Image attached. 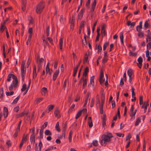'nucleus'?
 <instances>
[{"label": "nucleus", "instance_id": "obj_62", "mask_svg": "<svg viewBox=\"0 0 151 151\" xmlns=\"http://www.w3.org/2000/svg\"><path fill=\"white\" fill-rule=\"evenodd\" d=\"M151 55V52H150L149 50H147L146 51V57L150 56Z\"/></svg>", "mask_w": 151, "mask_h": 151}, {"label": "nucleus", "instance_id": "obj_42", "mask_svg": "<svg viewBox=\"0 0 151 151\" xmlns=\"http://www.w3.org/2000/svg\"><path fill=\"white\" fill-rule=\"evenodd\" d=\"M30 140L31 141L34 142H35V134L32 133L30 136Z\"/></svg>", "mask_w": 151, "mask_h": 151}, {"label": "nucleus", "instance_id": "obj_50", "mask_svg": "<svg viewBox=\"0 0 151 151\" xmlns=\"http://www.w3.org/2000/svg\"><path fill=\"white\" fill-rule=\"evenodd\" d=\"M109 45V43L107 42H105L103 45V50H105Z\"/></svg>", "mask_w": 151, "mask_h": 151}, {"label": "nucleus", "instance_id": "obj_46", "mask_svg": "<svg viewBox=\"0 0 151 151\" xmlns=\"http://www.w3.org/2000/svg\"><path fill=\"white\" fill-rule=\"evenodd\" d=\"M59 122H58L56 124L55 127L56 128V130L58 132H60V129L59 127Z\"/></svg>", "mask_w": 151, "mask_h": 151}, {"label": "nucleus", "instance_id": "obj_2", "mask_svg": "<svg viewBox=\"0 0 151 151\" xmlns=\"http://www.w3.org/2000/svg\"><path fill=\"white\" fill-rule=\"evenodd\" d=\"M19 82L17 79L13 80L12 83L9 86L8 88L9 91H11L13 89H16L18 86Z\"/></svg>", "mask_w": 151, "mask_h": 151}, {"label": "nucleus", "instance_id": "obj_39", "mask_svg": "<svg viewBox=\"0 0 151 151\" xmlns=\"http://www.w3.org/2000/svg\"><path fill=\"white\" fill-rule=\"evenodd\" d=\"M138 32V36L140 38H142L144 37V34L143 32H141V31Z\"/></svg>", "mask_w": 151, "mask_h": 151}, {"label": "nucleus", "instance_id": "obj_40", "mask_svg": "<svg viewBox=\"0 0 151 151\" xmlns=\"http://www.w3.org/2000/svg\"><path fill=\"white\" fill-rule=\"evenodd\" d=\"M43 100V98H37L35 100V102L38 104L40 103Z\"/></svg>", "mask_w": 151, "mask_h": 151}, {"label": "nucleus", "instance_id": "obj_6", "mask_svg": "<svg viewBox=\"0 0 151 151\" xmlns=\"http://www.w3.org/2000/svg\"><path fill=\"white\" fill-rule=\"evenodd\" d=\"M30 84V83L29 82L28 85L27 86L26 84L25 83H24L23 85L22 88L21 89V90L22 91H25L24 93L23 94V95H25L27 92L29 88Z\"/></svg>", "mask_w": 151, "mask_h": 151}, {"label": "nucleus", "instance_id": "obj_25", "mask_svg": "<svg viewBox=\"0 0 151 151\" xmlns=\"http://www.w3.org/2000/svg\"><path fill=\"white\" fill-rule=\"evenodd\" d=\"M88 124L90 128H91L93 126V124L92 122V121L91 119V117H89L88 118Z\"/></svg>", "mask_w": 151, "mask_h": 151}, {"label": "nucleus", "instance_id": "obj_45", "mask_svg": "<svg viewBox=\"0 0 151 151\" xmlns=\"http://www.w3.org/2000/svg\"><path fill=\"white\" fill-rule=\"evenodd\" d=\"M14 94V92L13 91H11L10 92L6 91V94L7 96H10L13 95Z\"/></svg>", "mask_w": 151, "mask_h": 151}, {"label": "nucleus", "instance_id": "obj_51", "mask_svg": "<svg viewBox=\"0 0 151 151\" xmlns=\"http://www.w3.org/2000/svg\"><path fill=\"white\" fill-rule=\"evenodd\" d=\"M46 72L47 73H48L50 75L52 74V71H50L49 67H46Z\"/></svg>", "mask_w": 151, "mask_h": 151}, {"label": "nucleus", "instance_id": "obj_43", "mask_svg": "<svg viewBox=\"0 0 151 151\" xmlns=\"http://www.w3.org/2000/svg\"><path fill=\"white\" fill-rule=\"evenodd\" d=\"M82 113H81V111H78L77 113L76 116L75 117V118L76 119H78V118H79L81 115Z\"/></svg>", "mask_w": 151, "mask_h": 151}, {"label": "nucleus", "instance_id": "obj_36", "mask_svg": "<svg viewBox=\"0 0 151 151\" xmlns=\"http://www.w3.org/2000/svg\"><path fill=\"white\" fill-rule=\"evenodd\" d=\"M120 37V39L121 42L122 44H123V34L122 32H121L119 34Z\"/></svg>", "mask_w": 151, "mask_h": 151}, {"label": "nucleus", "instance_id": "obj_16", "mask_svg": "<svg viewBox=\"0 0 151 151\" xmlns=\"http://www.w3.org/2000/svg\"><path fill=\"white\" fill-rule=\"evenodd\" d=\"M85 10L84 8H82L81 9L78 15V18L79 19H81L82 17Z\"/></svg>", "mask_w": 151, "mask_h": 151}, {"label": "nucleus", "instance_id": "obj_63", "mask_svg": "<svg viewBox=\"0 0 151 151\" xmlns=\"http://www.w3.org/2000/svg\"><path fill=\"white\" fill-rule=\"evenodd\" d=\"M49 32H50V29L49 27L48 26L47 27V29H46V33H47V36H48L49 35Z\"/></svg>", "mask_w": 151, "mask_h": 151}, {"label": "nucleus", "instance_id": "obj_44", "mask_svg": "<svg viewBox=\"0 0 151 151\" xmlns=\"http://www.w3.org/2000/svg\"><path fill=\"white\" fill-rule=\"evenodd\" d=\"M45 135H52V133L49 130H46L45 132Z\"/></svg>", "mask_w": 151, "mask_h": 151}, {"label": "nucleus", "instance_id": "obj_4", "mask_svg": "<svg viewBox=\"0 0 151 151\" xmlns=\"http://www.w3.org/2000/svg\"><path fill=\"white\" fill-rule=\"evenodd\" d=\"M44 8V4L43 2H40L36 7V12L37 14H40Z\"/></svg>", "mask_w": 151, "mask_h": 151}, {"label": "nucleus", "instance_id": "obj_60", "mask_svg": "<svg viewBox=\"0 0 151 151\" xmlns=\"http://www.w3.org/2000/svg\"><path fill=\"white\" fill-rule=\"evenodd\" d=\"M84 40H82L83 43V44H86V35L85 34L83 37Z\"/></svg>", "mask_w": 151, "mask_h": 151}, {"label": "nucleus", "instance_id": "obj_33", "mask_svg": "<svg viewBox=\"0 0 151 151\" xmlns=\"http://www.w3.org/2000/svg\"><path fill=\"white\" fill-rule=\"evenodd\" d=\"M127 73L129 77L132 76L133 71L132 69H129L127 71Z\"/></svg>", "mask_w": 151, "mask_h": 151}, {"label": "nucleus", "instance_id": "obj_27", "mask_svg": "<svg viewBox=\"0 0 151 151\" xmlns=\"http://www.w3.org/2000/svg\"><path fill=\"white\" fill-rule=\"evenodd\" d=\"M36 68L35 65L34 66L33 68V78H35L36 76Z\"/></svg>", "mask_w": 151, "mask_h": 151}, {"label": "nucleus", "instance_id": "obj_29", "mask_svg": "<svg viewBox=\"0 0 151 151\" xmlns=\"http://www.w3.org/2000/svg\"><path fill=\"white\" fill-rule=\"evenodd\" d=\"M54 107V106L53 105H48L47 107V112L49 113L50 111L52 110Z\"/></svg>", "mask_w": 151, "mask_h": 151}, {"label": "nucleus", "instance_id": "obj_26", "mask_svg": "<svg viewBox=\"0 0 151 151\" xmlns=\"http://www.w3.org/2000/svg\"><path fill=\"white\" fill-rule=\"evenodd\" d=\"M149 19L147 20L145 22L144 24V27L145 29H146L147 28H149L150 27V25L149 23Z\"/></svg>", "mask_w": 151, "mask_h": 151}, {"label": "nucleus", "instance_id": "obj_59", "mask_svg": "<svg viewBox=\"0 0 151 151\" xmlns=\"http://www.w3.org/2000/svg\"><path fill=\"white\" fill-rule=\"evenodd\" d=\"M93 145L95 146H96L98 145V142L97 140H94L92 142Z\"/></svg>", "mask_w": 151, "mask_h": 151}, {"label": "nucleus", "instance_id": "obj_10", "mask_svg": "<svg viewBox=\"0 0 151 151\" xmlns=\"http://www.w3.org/2000/svg\"><path fill=\"white\" fill-rule=\"evenodd\" d=\"M12 78L13 80H15L17 79L16 76L12 74H9L7 76V81L8 82L10 81Z\"/></svg>", "mask_w": 151, "mask_h": 151}, {"label": "nucleus", "instance_id": "obj_13", "mask_svg": "<svg viewBox=\"0 0 151 151\" xmlns=\"http://www.w3.org/2000/svg\"><path fill=\"white\" fill-rule=\"evenodd\" d=\"M94 78L93 77L91 78L90 80V82L88 85V87L90 88H93L94 87Z\"/></svg>", "mask_w": 151, "mask_h": 151}, {"label": "nucleus", "instance_id": "obj_47", "mask_svg": "<svg viewBox=\"0 0 151 151\" xmlns=\"http://www.w3.org/2000/svg\"><path fill=\"white\" fill-rule=\"evenodd\" d=\"M47 122H45L43 125L41 127V129H42V130L46 127H47Z\"/></svg>", "mask_w": 151, "mask_h": 151}, {"label": "nucleus", "instance_id": "obj_38", "mask_svg": "<svg viewBox=\"0 0 151 151\" xmlns=\"http://www.w3.org/2000/svg\"><path fill=\"white\" fill-rule=\"evenodd\" d=\"M137 55V52H133L131 51H130L129 52V55L130 56H136Z\"/></svg>", "mask_w": 151, "mask_h": 151}, {"label": "nucleus", "instance_id": "obj_1", "mask_svg": "<svg viewBox=\"0 0 151 151\" xmlns=\"http://www.w3.org/2000/svg\"><path fill=\"white\" fill-rule=\"evenodd\" d=\"M113 137L111 133H108L102 136V140L100 143L101 145L105 146L107 143L110 141Z\"/></svg>", "mask_w": 151, "mask_h": 151}, {"label": "nucleus", "instance_id": "obj_64", "mask_svg": "<svg viewBox=\"0 0 151 151\" xmlns=\"http://www.w3.org/2000/svg\"><path fill=\"white\" fill-rule=\"evenodd\" d=\"M147 37L146 38V41L147 42H148V40L150 41L151 40V35H147Z\"/></svg>", "mask_w": 151, "mask_h": 151}, {"label": "nucleus", "instance_id": "obj_18", "mask_svg": "<svg viewBox=\"0 0 151 151\" xmlns=\"http://www.w3.org/2000/svg\"><path fill=\"white\" fill-rule=\"evenodd\" d=\"M82 81H83V88H84L87 85V79L86 78L84 77H82L81 78V80H80V82H81Z\"/></svg>", "mask_w": 151, "mask_h": 151}, {"label": "nucleus", "instance_id": "obj_35", "mask_svg": "<svg viewBox=\"0 0 151 151\" xmlns=\"http://www.w3.org/2000/svg\"><path fill=\"white\" fill-rule=\"evenodd\" d=\"M99 104V105L101 104H100V101L99 98L98 96H97L96 97V106L97 107H98Z\"/></svg>", "mask_w": 151, "mask_h": 151}, {"label": "nucleus", "instance_id": "obj_17", "mask_svg": "<svg viewBox=\"0 0 151 151\" xmlns=\"http://www.w3.org/2000/svg\"><path fill=\"white\" fill-rule=\"evenodd\" d=\"M7 30L5 25V23H1L0 27V31L2 32L5 30Z\"/></svg>", "mask_w": 151, "mask_h": 151}, {"label": "nucleus", "instance_id": "obj_21", "mask_svg": "<svg viewBox=\"0 0 151 151\" xmlns=\"http://www.w3.org/2000/svg\"><path fill=\"white\" fill-rule=\"evenodd\" d=\"M47 92V89L45 87H43L41 90V93L43 96H45Z\"/></svg>", "mask_w": 151, "mask_h": 151}, {"label": "nucleus", "instance_id": "obj_49", "mask_svg": "<svg viewBox=\"0 0 151 151\" xmlns=\"http://www.w3.org/2000/svg\"><path fill=\"white\" fill-rule=\"evenodd\" d=\"M20 98V96H18L13 101L12 103L16 104Z\"/></svg>", "mask_w": 151, "mask_h": 151}, {"label": "nucleus", "instance_id": "obj_55", "mask_svg": "<svg viewBox=\"0 0 151 151\" xmlns=\"http://www.w3.org/2000/svg\"><path fill=\"white\" fill-rule=\"evenodd\" d=\"M137 61L139 64H142V59L141 57L138 58L137 60Z\"/></svg>", "mask_w": 151, "mask_h": 151}, {"label": "nucleus", "instance_id": "obj_54", "mask_svg": "<svg viewBox=\"0 0 151 151\" xmlns=\"http://www.w3.org/2000/svg\"><path fill=\"white\" fill-rule=\"evenodd\" d=\"M6 145L8 147H9L11 145L12 142L10 140L7 141L6 143Z\"/></svg>", "mask_w": 151, "mask_h": 151}, {"label": "nucleus", "instance_id": "obj_52", "mask_svg": "<svg viewBox=\"0 0 151 151\" xmlns=\"http://www.w3.org/2000/svg\"><path fill=\"white\" fill-rule=\"evenodd\" d=\"M139 104L140 105L142 104L143 103V97L142 96H140L139 97Z\"/></svg>", "mask_w": 151, "mask_h": 151}, {"label": "nucleus", "instance_id": "obj_34", "mask_svg": "<svg viewBox=\"0 0 151 151\" xmlns=\"http://www.w3.org/2000/svg\"><path fill=\"white\" fill-rule=\"evenodd\" d=\"M73 134V132L72 131H70L68 136V139L69 141V142H70L72 141V134Z\"/></svg>", "mask_w": 151, "mask_h": 151}, {"label": "nucleus", "instance_id": "obj_20", "mask_svg": "<svg viewBox=\"0 0 151 151\" xmlns=\"http://www.w3.org/2000/svg\"><path fill=\"white\" fill-rule=\"evenodd\" d=\"M96 4V0H94L92 3L91 7V12H92L94 11Z\"/></svg>", "mask_w": 151, "mask_h": 151}, {"label": "nucleus", "instance_id": "obj_3", "mask_svg": "<svg viewBox=\"0 0 151 151\" xmlns=\"http://www.w3.org/2000/svg\"><path fill=\"white\" fill-rule=\"evenodd\" d=\"M25 65V61H24L22 62L21 65V72L22 77V82H24V77L25 75L26 69L24 67Z\"/></svg>", "mask_w": 151, "mask_h": 151}, {"label": "nucleus", "instance_id": "obj_24", "mask_svg": "<svg viewBox=\"0 0 151 151\" xmlns=\"http://www.w3.org/2000/svg\"><path fill=\"white\" fill-rule=\"evenodd\" d=\"M135 24V22H132L131 21H129L127 22V24L128 26H130L131 27H134Z\"/></svg>", "mask_w": 151, "mask_h": 151}, {"label": "nucleus", "instance_id": "obj_12", "mask_svg": "<svg viewBox=\"0 0 151 151\" xmlns=\"http://www.w3.org/2000/svg\"><path fill=\"white\" fill-rule=\"evenodd\" d=\"M94 78L93 77L91 78L90 80V82L88 85V87L90 88H93L94 87Z\"/></svg>", "mask_w": 151, "mask_h": 151}, {"label": "nucleus", "instance_id": "obj_8", "mask_svg": "<svg viewBox=\"0 0 151 151\" xmlns=\"http://www.w3.org/2000/svg\"><path fill=\"white\" fill-rule=\"evenodd\" d=\"M54 114L55 117L58 119H59L61 117L60 112L58 107H56L55 108Z\"/></svg>", "mask_w": 151, "mask_h": 151}, {"label": "nucleus", "instance_id": "obj_57", "mask_svg": "<svg viewBox=\"0 0 151 151\" xmlns=\"http://www.w3.org/2000/svg\"><path fill=\"white\" fill-rule=\"evenodd\" d=\"M134 89L132 87V97H133L135 96V93L134 92Z\"/></svg>", "mask_w": 151, "mask_h": 151}, {"label": "nucleus", "instance_id": "obj_61", "mask_svg": "<svg viewBox=\"0 0 151 151\" xmlns=\"http://www.w3.org/2000/svg\"><path fill=\"white\" fill-rule=\"evenodd\" d=\"M131 137V135L130 134H128L126 137V140H129Z\"/></svg>", "mask_w": 151, "mask_h": 151}, {"label": "nucleus", "instance_id": "obj_7", "mask_svg": "<svg viewBox=\"0 0 151 151\" xmlns=\"http://www.w3.org/2000/svg\"><path fill=\"white\" fill-rule=\"evenodd\" d=\"M44 60V59L42 58H39L37 59V62L38 65V69L39 70L41 68Z\"/></svg>", "mask_w": 151, "mask_h": 151}, {"label": "nucleus", "instance_id": "obj_30", "mask_svg": "<svg viewBox=\"0 0 151 151\" xmlns=\"http://www.w3.org/2000/svg\"><path fill=\"white\" fill-rule=\"evenodd\" d=\"M75 106V104H73L69 109L68 111V113H70L73 111L74 110L73 109L74 108Z\"/></svg>", "mask_w": 151, "mask_h": 151}, {"label": "nucleus", "instance_id": "obj_48", "mask_svg": "<svg viewBox=\"0 0 151 151\" xmlns=\"http://www.w3.org/2000/svg\"><path fill=\"white\" fill-rule=\"evenodd\" d=\"M140 119L139 118H138L135 122V126H138L139 123L140 122Z\"/></svg>", "mask_w": 151, "mask_h": 151}, {"label": "nucleus", "instance_id": "obj_58", "mask_svg": "<svg viewBox=\"0 0 151 151\" xmlns=\"http://www.w3.org/2000/svg\"><path fill=\"white\" fill-rule=\"evenodd\" d=\"M106 124V117L105 116H104L103 118L102 125L104 126Z\"/></svg>", "mask_w": 151, "mask_h": 151}, {"label": "nucleus", "instance_id": "obj_9", "mask_svg": "<svg viewBox=\"0 0 151 151\" xmlns=\"http://www.w3.org/2000/svg\"><path fill=\"white\" fill-rule=\"evenodd\" d=\"M42 146V144L40 141L38 145L36 143L35 145V151H41V148Z\"/></svg>", "mask_w": 151, "mask_h": 151}, {"label": "nucleus", "instance_id": "obj_28", "mask_svg": "<svg viewBox=\"0 0 151 151\" xmlns=\"http://www.w3.org/2000/svg\"><path fill=\"white\" fill-rule=\"evenodd\" d=\"M63 40L62 38H60L59 41V47L60 50L63 49Z\"/></svg>", "mask_w": 151, "mask_h": 151}, {"label": "nucleus", "instance_id": "obj_32", "mask_svg": "<svg viewBox=\"0 0 151 151\" xmlns=\"http://www.w3.org/2000/svg\"><path fill=\"white\" fill-rule=\"evenodd\" d=\"M96 49L97 50V52L98 53H100L102 49L101 47L100 46V45H98L97 46L96 45Z\"/></svg>", "mask_w": 151, "mask_h": 151}, {"label": "nucleus", "instance_id": "obj_37", "mask_svg": "<svg viewBox=\"0 0 151 151\" xmlns=\"http://www.w3.org/2000/svg\"><path fill=\"white\" fill-rule=\"evenodd\" d=\"M60 22L61 24H64L65 22V19L63 17V15L60 16Z\"/></svg>", "mask_w": 151, "mask_h": 151}, {"label": "nucleus", "instance_id": "obj_19", "mask_svg": "<svg viewBox=\"0 0 151 151\" xmlns=\"http://www.w3.org/2000/svg\"><path fill=\"white\" fill-rule=\"evenodd\" d=\"M8 115V110L7 108L4 107L3 110V115L4 118L6 117Z\"/></svg>", "mask_w": 151, "mask_h": 151}, {"label": "nucleus", "instance_id": "obj_53", "mask_svg": "<svg viewBox=\"0 0 151 151\" xmlns=\"http://www.w3.org/2000/svg\"><path fill=\"white\" fill-rule=\"evenodd\" d=\"M151 48V42H149L147 45V50H150Z\"/></svg>", "mask_w": 151, "mask_h": 151}, {"label": "nucleus", "instance_id": "obj_22", "mask_svg": "<svg viewBox=\"0 0 151 151\" xmlns=\"http://www.w3.org/2000/svg\"><path fill=\"white\" fill-rule=\"evenodd\" d=\"M27 1L26 0H23L22 5V9L23 11H24L26 9Z\"/></svg>", "mask_w": 151, "mask_h": 151}, {"label": "nucleus", "instance_id": "obj_56", "mask_svg": "<svg viewBox=\"0 0 151 151\" xmlns=\"http://www.w3.org/2000/svg\"><path fill=\"white\" fill-rule=\"evenodd\" d=\"M78 69L77 68H74L73 69V76H75L76 75Z\"/></svg>", "mask_w": 151, "mask_h": 151}, {"label": "nucleus", "instance_id": "obj_11", "mask_svg": "<svg viewBox=\"0 0 151 151\" xmlns=\"http://www.w3.org/2000/svg\"><path fill=\"white\" fill-rule=\"evenodd\" d=\"M104 76V72L102 70H101L100 71V83L102 85L103 84L104 82V81L105 79H103V78Z\"/></svg>", "mask_w": 151, "mask_h": 151}, {"label": "nucleus", "instance_id": "obj_41", "mask_svg": "<svg viewBox=\"0 0 151 151\" xmlns=\"http://www.w3.org/2000/svg\"><path fill=\"white\" fill-rule=\"evenodd\" d=\"M95 102V99L93 98H92L90 105V106L91 107H92L93 106Z\"/></svg>", "mask_w": 151, "mask_h": 151}, {"label": "nucleus", "instance_id": "obj_5", "mask_svg": "<svg viewBox=\"0 0 151 151\" xmlns=\"http://www.w3.org/2000/svg\"><path fill=\"white\" fill-rule=\"evenodd\" d=\"M104 102V94L103 93V91H102L101 96V102L100 105V113L103 114V105Z\"/></svg>", "mask_w": 151, "mask_h": 151}, {"label": "nucleus", "instance_id": "obj_31", "mask_svg": "<svg viewBox=\"0 0 151 151\" xmlns=\"http://www.w3.org/2000/svg\"><path fill=\"white\" fill-rule=\"evenodd\" d=\"M28 135L27 134L26 135H24L22 138L21 142L23 143H24L27 141V139Z\"/></svg>", "mask_w": 151, "mask_h": 151}, {"label": "nucleus", "instance_id": "obj_14", "mask_svg": "<svg viewBox=\"0 0 151 151\" xmlns=\"http://www.w3.org/2000/svg\"><path fill=\"white\" fill-rule=\"evenodd\" d=\"M136 111L137 109H134L133 105H132L129 113L130 116H135Z\"/></svg>", "mask_w": 151, "mask_h": 151}, {"label": "nucleus", "instance_id": "obj_15", "mask_svg": "<svg viewBox=\"0 0 151 151\" xmlns=\"http://www.w3.org/2000/svg\"><path fill=\"white\" fill-rule=\"evenodd\" d=\"M142 22L140 21L139 22V25L137 26L136 27L137 31L138 32H140L141 31V29L142 28Z\"/></svg>", "mask_w": 151, "mask_h": 151}, {"label": "nucleus", "instance_id": "obj_23", "mask_svg": "<svg viewBox=\"0 0 151 151\" xmlns=\"http://www.w3.org/2000/svg\"><path fill=\"white\" fill-rule=\"evenodd\" d=\"M59 70H56L55 73H54L53 76V80L54 81L55 80L59 73Z\"/></svg>", "mask_w": 151, "mask_h": 151}]
</instances>
